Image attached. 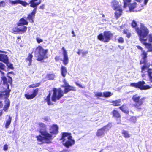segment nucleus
Segmentation results:
<instances>
[{
	"label": "nucleus",
	"instance_id": "obj_40",
	"mask_svg": "<svg viewBox=\"0 0 152 152\" xmlns=\"http://www.w3.org/2000/svg\"><path fill=\"white\" fill-rule=\"evenodd\" d=\"M131 25H132V26L134 28H135V30H136V28H138V27H137V24L136 22L134 20H133L132 21V22L131 24Z\"/></svg>",
	"mask_w": 152,
	"mask_h": 152
},
{
	"label": "nucleus",
	"instance_id": "obj_50",
	"mask_svg": "<svg viewBox=\"0 0 152 152\" xmlns=\"http://www.w3.org/2000/svg\"><path fill=\"white\" fill-rule=\"evenodd\" d=\"M36 40L37 42L38 43H40L43 42V40L42 39L38 37L37 38Z\"/></svg>",
	"mask_w": 152,
	"mask_h": 152
},
{
	"label": "nucleus",
	"instance_id": "obj_9",
	"mask_svg": "<svg viewBox=\"0 0 152 152\" xmlns=\"http://www.w3.org/2000/svg\"><path fill=\"white\" fill-rule=\"evenodd\" d=\"M145 83L144 81H140L137 83H132L130 84L132 87L138 88L140 90H146L151 88V87L149 86H144Z\"/></svg>",
	"mask_w": 152,
	"mask_h": 152
},
{
	"label": "nucleus",
	"instance_id": "obj_56",
	"mask_svg": "<svg viewBox=\"0 0 152 152\" xmlns=\"http://www.w3.org/2000/svg\"><path fill=\"white\" fill-rule=\"evenodd\" d=\"M118 47L121 49H123L124 48V47L123 46H120V45H118Z\"/></svg>",
	"mask_w": 152,
	"mask_h": 152
},
{
	"label": "nucleus",
	"instance_id": "obj_38",
	"mask_svg": "<svg viewBox=\"0 0 152 152\" xmlns=\"http://www.w3.org/2000/svg\"><path fill=\"white\" fill-rule=\"evenodd\" d=\"M20 32H24L26 31L27 29V27L25 26H23L19 28Z\"/></svg>",
	"mask_w": 152,
	"mask_h": 152
},
{
	"label": "nucleus",
	"instance_id": "obj_33",
	"mask_svg": "<svg viewBox=\"0 0 152 152\" xmlns=\"http://www.w3.org/2000/svg\"><path fill=\"white\" fill-rule=\"evenodd\" d=\"M55 75L53 74H49L47 75L46 77L49 80H53Z\"/></svg>",
	"mask_w": 152,
	"mask_h": 152
},
{
	"label": "nucleus",
	"instance_id": "obj_55",
	"mask_svg": "<svg viewBox=\"0 0 152 152\" xmlns=\"http://www.w3.org/2000/svg\"><path fill=\"white\" fill-rule=\"evenodd\" d=\"M44 5H42L39 7V8L41 9H43L44 8Z\"/></svg>",
	"mask_w": 152,
	"mask_h": 152
},
{
	"label": "nucleus",
	"instance_id": "obj_15",
	"mask_svg": "<svg viewBox=\"0 0 152 152\" xmlns=\"http://www.w3.org/2000/svg\"><path fill=\"white\" fill-rule=\"evenodd\" d=\"M63 82L64 84V87L65 88L64 93H66L72 89V87L70 86L66 81L64 79Z\"/></svg>",
	"mask_w": 152,
	"mask_h": 152
},
{
	"label": "nucleus",
	"instance_id": "obj_26",
	"mask_svg": "<svg viewBox=\"0 0 152 152\" xmlns=\"http://www.w3.org/2000/svg\"><path fill=\"white\" fill-rule=\"evenodd\" d=\"M33 57V56L31 54H29L28 56L26 59V62H29L28 65L30 66L31 64L32 59Z\"/></svg>",
	"mask_w": 152,
	"mask_h": 152
},
{
	"label": "nucleus",
	"instance_id": "obj_2",
	"mask_svg": "<svg viewBox=\"0 0 152 152\" xmlns=\"http://www.w3.org/2000/svg\"><path fill=\"white\" fill-rule=\"evenodd\" d=\"M136 31L139 38L141 42H146L147 40L146 38L149 33V30L142 23H140V28H136Z\"/></svg>",
	"mask_w": 152,
	"mask_h": 152
},
{
	"label": "nucleus",
	"instance_id": "obj_32",
	"mask_svg": "<svg viewBox=\"0 0 152 152\" xmlns=\"http://www.w3.org/2000/svg\"><path fill=\"white\" fill-rule=\"evenodd\" d=\"M136 5L137 3L135 2L133 3L132 4L130 5V6H129V9L130 11V12L132 11H133V10L136 7Z\"/></svg>",
	"mask_w": 152,
	"mask_h": 152
},
{
	"label": "nucleus",
	"instance_id": "obj_39",
	"mask_svg": "<svg viewBox=\"0 0 152 152\" xmlns=\"http://www.w3.org/2000/svg\"><path fill=\"white\" fill-rule=\"evenodd\" d=\"M4 63L6 64V65L8 68L12 69H13V68L12 66V64L9 62L8 60H7V63Z\"/></svg>",
	"mask_w": 152,
	"mask_h": 152
},
{
	"label": "nucleus",
	"instance_id": "obj_58",
	"mask_svg": "<svg viewBox=\"0 0 152 152\" xmlns=\"http://www.w3.org/2000/svg\"><path fill=\"white\" fill-rule=\"evenodd\" d=\"M58 58H59L58 57H57V56L55 57V60H58Z\"/></svg>",
	"mask_w": 152,
	"mask_h": 152
},
{
	"label": "nucleus",
	"instance_id": "obj_27",
	"mask_svg": "<svg viewBox=\"0 0 152 152\" xmlns=\"http://www.w3.org/2000/svg\"><path fill=\"white\" fill-rule=\"evenodd\" d=\"M112 125L111 124H108L107 125L102 128L105 133H106L111 127Z\"/></svg>",
	"mask_w": 152,
	"mask_h": 152
},
{
	"label": "nucleus",
	"instance_id": "obj_8",
	"mask_svg": "<svg viewBox=\"0 0 152 152\" xmlns=\"http://www.w3.org/2000/svg\"><path fill=\"white\" fill-rule=\"evenodd\" d=\"M145 99V97L141 98L140 96L137 94L134 95L132 97L133 100L136 103L135 106L138 109H140V106L143 103Z\"/></svg>",
	"mask_w": 152,
	"mask_h": 152
},
{
	"label": "nucleus",
	"instance_id": "obj_57",
	"mask_svg": "<svg viewBox=\"0 0 152 152\" xmlns=\"http://www.w3.org/2000/svg\"><path fill=\"white\" fill-rule=\"evenodd\" d=\"M3 104L2 102L0 101V107H1L2 106Z\"/></svg>",
	"mask_w": 152,
	"mask_h": 152
},
{
	"label": "nucleus",
	"instance_id": "obj_25",
	"mask_svg": "<svg viewBox=\"0 0 152 152\" xmlns=\"http://www.w3.org/2000/svg\"><path fill=\"white\" fill-rule=\"evenodd\" d=\"M61 72L62 75L65 77L67 73V71L66 68L63 66H62L61 68Z\"/></svg>",
	"mask_w": 152,
	"mask_h": 152
},
{
	"label": "nucleus",
	"instance_id": "obj_36",
	"mask_svg": "<svg viewBox=\"0 0 152 152\" xmlns=\"http://www.w3.org/2000/svg\"><path fill=\"white\" fill-rule=\"evenodd\" d=\"M111 93L109 92H105L103 93V97H108L110 96L111 95Z\"/></svg>",
	"mask_w": 152,
	"mask_h": 152
},
{
	"label": "nucleus",
	"instance_id": "obj_3",
	"mask_svg": "<svg viewBox=\"0 0 152 152\" xmlns=\"http://www.w3.org/2000/svg\"><path fill=\"white\" fill-rule=\"evenodd\" d=\"M60 140L62 141L63 145L67 148L72 146L75 143V141L72 139L71 134L70 133H63Z\"/></svg>",
	"mask_w": 152,
	"mask_h": 152
},
{
	"label": "nucleus",
	"instance_id": "obj_44",
	"mask_svg": "<svg viewBox=\"0 0 152 152\" xmlns=\"http://www.w3.org/2000/svg\"><path fill=\"white\" fill-rule=\"evenodd\" d=\"M95 96H103V93L102 92H97L95 94Z\"/></svg>",
	"mask_w": 152,
	"mask_h": 152
},
{
	"label": "nucleus",
	"instance_id": "obj_61",
	"mask_svg": "<svg viewBox=\"0 0 152 152\" xmlns=\"http://www.w3.org/2000/svg\"><path fill=\"white\" fill-rule=\"evenodd\" d=\"M130 34H128V35H127V37H128V38H129V37H130Z\"/></svg>",
	"mask_w": 152,
	"mask_h": 152
},
{
	"label": "nucleus",
	"instance_id": "obj_19",
	"mask_svg": "<svg viewBox=\"0 0 152 152\" xmlns=\"http://www.w3.org/2000/svg\"><path fill=\"white\" fill-rule=\"evenodd\" d=\"M105 132L102 128L99 129L96 133V135L98 137H102L104 135Z\"/></svg>",
	"mask_w": 152,
	"mask_h": 152
},
{
	"label": "nucleus",
	"instance_id": "obj_16",
	"mask_svg": "<svg viewBox=\"0 0 152 152\" xmlns=\"http://www.w3.org/2000/svg\"><path fill=\"white\" fill-rule=\"evenodd\" d=\"M111 6L113 10H115L118 8L121 7L119 5L118 1L115 0H113L111 2Z\"/></svg>",
	"mask_w": 152,
	"mask_h": 152
},
{
	"label": "nucleus",
	"instance_id": "obj_53",
	"mask_svg": "<svg viewBox=\"0 0 152 152\" xmlns=\"http://www.w3.org/2000/svg\"><path fill=\"white\" fill-rule=\"evenodd\" d=\"M3 149L4 150L6 151L8 149V146L7 145H4Z\"/></svg>",
	"mask_w": 152,
	"mask_h": 152
},
{
	"label": "nucleus",
	"instance_id": "obj_51",
	"mask_svg": "<svg viewBox=\"0 0 152 152\" xmlns=\"http://www.w3.org/2000/svg\"><path fill=\"white\" fill-rule=\"evenodd\" d=\"M75 83L76 85L80 87H81L83 88H85V86H82V85H81V84H80L79 83H78L77 82H76Z\"/></svg>",
	"mask_w": 152,
	"mask_h": 152
},
{
	"label": "nucleus",
	"instance_id": "obj_29",
	"mask_svg": "<svg viewBox=\"0 0 152 152\" xmlns=\"http://www.w3.org/2000/svg\"><path fill=\"white\" fill-rule=\"evenodd\" d=\"M112 104L114 106H119L121 105V103L120 100H117L111 102Z\"/></svg>",
	"mask_w": 152,
	"mask_h": 152
},
{
	"label": "nucleus",
	"instance_id": "obj_24",
	"mask_svg": "<svg viewBox=\"0 0 152 152\" xmlns=\"http://www.w3.org/2000/svg\"><path fill=\"white\" fill-rule=\"evenodd\" d=\"M40 127V133L41 134V131H46V125L43 123H39L38 124Z\"/></svg>",
	"mask_w": 152,
	"mask_h": 152
},
{
	"label": "nucleus",
	"instance_id": "obj_54",
	"mask_svg": "<svg viewBox=\"0 0 152 152\" xmlns=\"http://www.w3.org/2000/svg\"><path fill=\"white\" fill-rule=\"evenodd\" d=\"M82 50H78V51L77 52V53L78 55H80L82 53Z\"/></svg>",
	"mask_w": 152,
	"mask_h": 152
},
{
	"label": "nucleus",
	"instance_id": "obj_10",
	"mask_svg": "<svg viewBox=\"0 0 152 152\" xmlns=\"http://www.w3.org/2000/svg\"><path fill=\"white\" fill-rule=\"evenodd\" d=\"M62 50L63 56V58L62 60L63 63L64 65H66L68 64L69 61V58L67 52L66 50L64 47H62Z\"/></svg>",
	"mask_w": 152,
	"mask_h": 152
},
{
	"label": "nucleus",
	"instance_id": "obj_20",
	"mask_svg": "<svg viewBox=\"0 0 152 152\" xmlns=\"http://www.w3.org/2000/svg\"><path fill=\"white\" fill-rule=\"evenodd\" d=\"M116 10V12L115 13V16L116 18H118L122 14V9L120 7L118 8L117 9L115 10Z\"/></svg>",
	"mask_w": 152,
	"mask_h": 152
},
{
	"label": "nucleus",
	"instance_id": "obj_43",
	"mask_svg": "<svg viewBox=\"0 0 152 152\" xmlns=\"http://www.w3.org/2000/svg\"><path fill=\"white\" fill-rule=\"evenodd\" d=\"M148 38L149 42L152 43V34H150L148 35Z\"/></svg>",
	"mask_w": 152,
	"mask_h": 152
},
{
	"label": "nucleus",
	"instance_id": "obj_4",
	"mask_svg": "<svg viewBox=\"0 0 152 152\" xmlns=\"http://www.w3.org/2000/svg\"><path fill=\"white\" fill-rule=\"evenodd\" d=\"M48 51V50L44 49L41 46H38L36 50L35 56L38 58V60L41 61L47 58V53Z\"/></svg>",
	"mask_w": 152,
	"mask_h": 152
},
{
	"label": "nucleus",
	"instance_id": "obj_64",
	"mask_svg": "<svg viewBox=\"0 0 152 152\" xmlns=\"http://www.w3.org/2000/svg\"><path fill=\"white\" fill-rule=\"evenodd\" d=\"M75 35L74 34L72 36V37H75Z\"/></svg>",
	"mask_w": 152,
	"mask_h": 152
},
{
	"label": "nucleus",
	"instance_id": "obj_37",
	"mask_svg": "<svg viewBox=\"0 0 152 152\" xmlns=\"http://www.w3.org/2000/svg\"><path fill=\"white\" fill-rule=\"evenodd\" d=\"M132 0H123L124 3V7H126L131 2Z\"/></svg>",
	"mask_w": 152,
	"mask_h": 152
},
{
	"label": "nucleus",
	"instance_id": "obj_52",
	"mask_svg": "<svg viewBox=\"0 0 152 152\" xmlns=\"http://www.w3.org/2000/svg\"><path fill=\"white\" fill-rule=\"evenodd\" d=\"M88 53V51H83L82 50V56H84L86 55Z\"/></svg>",
	"mask_w": 152,
	"mask_h": 152
},
{
	"label": "nucleus",
	"instance_id": "obj_48",
	"mask_svg": "<svg viewBox=\"0 0 152 152\" xmlns=\"http://www.w3.org/2000/svg\"><path fill=\"white\" fill-rule=\"evenodd\" d=\"M136 1L138 2H140L142 0H135ZM144 4L145 5H146L147 3L149 0H144Z\"/></svg>",
	"mask_w": 152,
	"mask_h": 152
},
{
	"label": "nucleus",
	"instance_id": "obj_59",
	"mask_svg": "<svg viewBox=\"0 0 152 152\" xmlns=\"http://www.w3.org/2000/svg\"><path fill=\"white\" fill-rule=\"evenodd\" d=\"M63 152H69V151L68 150H64L63 151Z\"/></svg>",
	"mask_w": 152,
	"mask_h": 152
},
{
	"label": "nucleus",
	"instance_id": "obj_17",
	"mask_svg": "<svg viewBox=\"0 0 152 152\" xmlns=\"http://www.w3.org/2000/svg\"><path fill=\"white\" fill-rule=\"evenodd\" d=\"M7 118L5 122V127L6 128H8L9 126L10 125L12 120V117L9 115H7L6 116Z\"/></svg>",
	"mask_w": 152,
	"mask_h": 152
},
{
	"label": "nucleus",
	"instance_id": "obj_60",
	"mask_svg": "<svg viewBox=\"0 0 152 152\" xmlns=\"http://www.w3.org/2000/svg\"><path fill=\"white\" fill-rule=\"evenodd\" d=\"M2 113V111L1 110H0V116L1 115Z\"/></svg>",
	"mask_w": 152,
	"mask_h": 152
},
{
	"label": "nucleus",
	"instance_id": "obj_30",
	"mask_svg": "<svg viewBox=\"0 0 152 152\" xmlns=\"http://www.w3.org/2000/svg\"><path fill=\"white\" fill-rule=\"evenodd\" d=\"M122 133L125 138H128L130 137V135L128 131L123 130L122 131Z\"/></svg>",
	"mask_w": 152,
	"mask_h": 152
},
{
	"label": "nucleus",
	"instance_id": "obj_62",
	"mask_svg": "<svg viewBox=\"0 0 152 152\" xmlns=\"http://www.w3.org/2000/svg\"><path fill=\"white\" fill-rule=\"evenodd\" d=\"M0 53H4V52L0 50Z\"/></svg>",
	"mask_w": 152,
	"mask_h": 152
},
{
	"label": "nucleus",
	"instance_id": "obj_34",
	"mask_svg": "<svg viewBox=\"0 0 152 152\" xmlns=\"http://www.w3.org/2000/svg\"><path fill=\"white\" fill-rule=\"evenodd\" d=\"M20 0H15V1H12V0H8L10 3L12 5H15L20 4Z\"/></svg>",
	"mask_w": 152,
	"mask_h": 152
},
{
	"label": "nucleus",
	"instance_id": "obj_31",
	"mask_svg": "<svg viewBox=\"0 0 152 152\" xmlns=\"http://www.w3.org/2000/svg\"><path fill=\"white\" fill-rule=\"evenodd\" d=\"M50 94L49 93V95L47 96L46 98L45 99V100L46 102H47L48 104L49 105H52L53 104L50 101Z\"/></svg>",
	"mask_w": 152,
	"mask_h": 152
},
{
	"label": "nucleus",
	"instance_id": "obj_41",
	"mask_svg": "<svg viewBox=\"0 0 152 152\" xmlns=\"http://www.w3.org/2000/svg\"><path fill=\"white\" fill-rule=\"evenodd\" d=\"M39 84H40L39 83H37L33 84L32 85H29L28 86V87L29 88H35V87L38 86H39Z\"/></svg>",
	"mask_w": 152,
	"mask_h": 152
},
{
	"label": "nucleus",
	"instance_id": "obj_13",
	"mask_svg": "<svg viewBox=\"0 0 152 152\" xmlns=\"http://www.w3.org/2000/svg\"><path fill=\"white\" fill-rule=\"evenodd\" d=\"M38 89L34 90L32 94L31 95L28 94H25V96L28 99H32L36 96L38 93Z\"/></svg>",
	"mask_w": 152,
	"mask_h": 152
},
{
	"label": "nucleus",
	"instance_id": "obj_28",
	"mask_svg": "<svg viewBox=\"0 0 152 152\" xmlns=\"http://www.w3.org/2000/svg\"><path fill=\"white\" fill-rule=\"evenodd\" d=\"M119 108L123 112L128 113L129 111L127 109L126 106L125 105H123L122 106L120 107Z\"/></svg>",
	"mask_w": 152,
	"mask_h": 152
},
{
	"label": "nucleus",
	"instance_id": "obj_63",
	"mask_svg": "<svg viewBox=\"0 0 152 152\" xmlns=\"http://www.w3.org/2000/svg\"><path fill=\"white\" fill-rule=\"evenodd\" d=\"M72 33L73 34H74V31H73L72 32Z\"/></svg>",
	"mask_w": 152,
	"mask_h": 152
},
{
	"label": "nucleus",
	"instance_id": "obj_18",
	"mask_svg": "<svg viewBox=\"0 0 152 152\" xmlns=\"http://www.w3.org/2000/svg\"><path fill=\"white\" fill-rule=\"evenodd\" d=\"M28 23L27 21L24 18H23L19 20L17 25L18 26H20L23 25H27Z\"/></svg>",
	"mask_w": 152,
	"mask_h": 152
},
{
	"label": "nucleus",
	"instance_id": "obj_6",
	"mask_svg": "<svg viewBox=\"0 0 152 152\" xmlns=\"http://www.w3.org/2000/svg\"><path fill=\"white\" fill-rule=\"evenodd\" d=\"M150 66V63H145L142 67V72L143 74L142 76L147 74L150 81L152 83V69L149 68Z\"/></svg>",
	"mask_w": 152,
	"mask_h": 152
},
{
	"label": "nucleus",
	"instance_id": "obj_47",
	"mask_svg": "<svg viewBox=\"0 0 152 152\" xmlns=\"http://www.w3.org/2000/svg\"><path fill=\"white\" fill-rule=\"evenodd\" d=\"M5 6L6 3L4 1H1L0 2V7L2 6L3 7H5Z\"/></svg>",
	"mask_w": 152,
	"mask_h": 152
},
{
	"label": "nucleus",
	"instance_id": "obj_14",
	"mask_svg": "<svg viewBox=\"0 0 152 152\" xmlns=\"http://www.w3.org/2000/svg\"><path fill=\"white\" fill-rule=\"evenodd\" d=\"M41 3V0H31L30 1L29 4L30 6L34 8L38 5Z\"/></svg>",
	"mask_w": 152,
	"mask_h": 152
},
{
	"label": "nucleus",
	"instance_id": "obj_22",
	"mask_svg": "<svg viewBox=\"0 0 152 152\" xmlns=\"http://www.w3.org/2000/svg\"><path fill=\"white\" fill-rule=\"evenodd\" d=\"M10 102L9 99L6 98L5 100V105H4L3 110L5 112L7 111V110L10 107Z\"/></svg>",
	"mask_w": 152,
	"mask_h": 152
},
{
	"label": "nucleus",
	"instance_id": "obj_21",
	"mask_svg": "<svg viewBox=\"0 0 152 152\" xmlns=\"http://www.w3.org/2000/svg\"><path fill=\"white\" fill-rule=\"evenodd\" d=\"M8 60V58L7 55L0 54V61L4 63H7Z\"/></svg>",
	"mask_w": 152,
	"mask_h": 152
},
{
	"label": "nucleus",
	"instance_id": "obj_45",
	"mask_svg": "<svg viewBox=\"0 0 152 152\" xmlns=\"http://www.w3.org/2000/svg\"><path fill=\"white\" fill-rule=\"evenodd\" d=\"M137 118L135 116H132L130 118L131 121L134 123L136 122Z\"/></svg>",
	"mask_w": 152,
	"mask_h": 152
},
{
	"label": "nucleus",
	"instance_id": "obj_11",
	"mask_svg": "<svg viewBox=\"0 0 152 152\" xmlns=\"http://www.w3.org/2000/svg\"><path fill=\"white\" fill-rule=\"evenodd\" d=\"M137 48L140 50H141L142 52V54H141V56L143 58V61H141L140 63L141 64L143 63L144 64L145 63H148V62H146L145 61V59L147 58V53L146 52L142 50V49L141 47L139 46H137Z\"/></svg>",
	"mask_w": 152,
	"mask_h": 152
},
{
	"label": "nucleus",
	"instance_id": "obj_35",
	"mask_svg": "<svg viewBox=\"0 0 152 152\" xmlns=\"http://www.w3.org/2000/svg\"><path fill=\"white\" fill-rule=\"evenodd\" d=\"M113 116L117 118L120 117V115L118 111L114 110L113 112Z\"/></svg>",
	"mask_w": 152,
	"mask_h": 152
},
{
	"label": "nucleus",
	"instance_id": "obj_12",
	"mask_svg": "<svg viewBox=\"0 0 152 152\" xmlns=\"http://www.w3.org/2000/svg\"><path fill=\"white\" fill-rule=\"evenodd\" d=\"M37 7L35 8L33 11L29 14L27 19L31 23H32L33 22V19L34 18L35 14L36 12Z\"/></svg>",
	"mask_w": 152,
	"mask_h": 152
},
{
	"label": "nucleus",
	"instance_id": "obj_5",
	"mask_svg": "<svg viewBox=\"0 0 152 152\" xmlns=\"http://www.w3.org/2000/svg\"><path fill=\"white\" fill-rule=\"evenodd\" d=\"M113 34L110 31H106L103 34H99L97 38L99 40L104 42H108L113 37Z\"/></svg>",
	"mask_w": 152,
	"mask_h": 152
},
{
	"label": "nucleus",
	"instance_id": "obj_1",
	"mask_svg": "<svg viewBox=\"0 0 152 152\" xmlns=\"http://www.w3.org/2000/svg\"><path fill=\"white\" fill-rule=\"evenodd\" d=\"M58 127L56 125L53 124L50 126L49 132L47 131H41V135L36 136V137L38 141L41 143H51V140L55 137V135L58 133Z\"/></svg>",
	"mask_w": 152,
	"mask_h": 152
},
{
	"label": "nucleus",
	"instance_id": "obj_23",
	"mask_svg": "<svg viewBox=\"0 0 152 152\" xmlns=\"http://www.w3.org/2000/svg\"><path fill=\"white\" fill-rule=\"evenodd\" d=\"M142 42L143 43V45H145V47L148 50V52L152 51V44L149 43H147L145 42Z\"/></svg>",
	"mask_w": 152,
	"mask_h": 152
},
{
	"label": "nucleus",
	"instance_id": "obj_49",
	"mask_svg": "<svg viewBox=\"0 0 152 152\" xmlns=\"http://www.w3.org/2000/svg\"><path fill=\"white\" fill-rule=\"evenodd\" d=\"M118 42L120 43H123L124 42V39L121 37H120L118 39Z\"/></svg>",
	"mask_w": 152,
	"mask_h": 152
},
{
	"label": "nucleus",
	"instance_id": "obj_42",
	"mask_svg": "<svg viewBox=\"0 0 152 152\" xmlns=\"http://www.w3.org/2000/svg\"><path fill=\"white\" fill-rule=\"evenodd\" d=\"M20 4H22L23 6L24 7H26L27 5H28V4L26 2H25L21 0H20Z\"/></svg>",
	"mask_w": 152,
	"mask_h": 152
},
{
	"label": "nucleus",
	"instance_id": "obj_46",
	"mask_svg": "<svg viewBox=\"0 0 152 152\" xmlns=\"http://www.w3.org/2000/svg\"><path fill=\"white\" fill-rule=\"evenodd\" d=\"M13 31L14 32H20L19 28L18 27H15L13 28Z\"/></svg>",
	"mask_w": 152,
	"mask_h": 152
},
{
	"label": "nucleus",
	"instance_id": "obj_7",
	"mask_svg": "<svg viewBox=\"0 0 152 152\" xmlns=\"http://www.w3.org/2000/svg\"><path fill=\"white\" fill-rule=\"evenodd\" d=\"M53 95L52 97V101L56 102V100H59L63 96V92L60 88L57 89L53 88Z\"/></svg>",
	"mask_w": 152,
	"mask_h": 152
}]
</instances>
